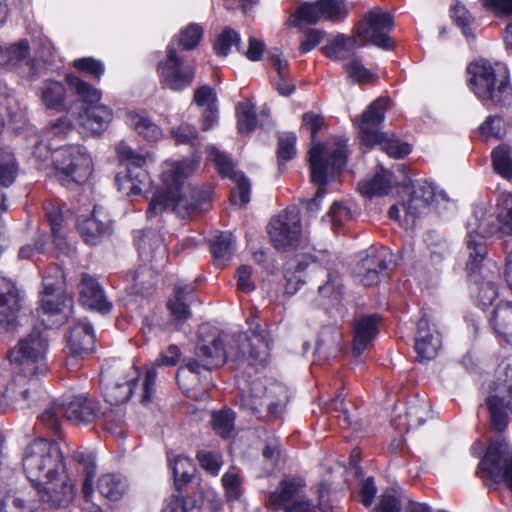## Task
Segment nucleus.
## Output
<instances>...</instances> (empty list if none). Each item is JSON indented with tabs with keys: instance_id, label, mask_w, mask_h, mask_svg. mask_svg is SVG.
<instances>
[{
	"instance_id": "423d86ee",
	"label": "nucleus",
	"mask_w": 512,
	"mask_h": 512,
	"mask_svg": "<svg viewBox=\"0 0 512 512\" xmlns=\"http://www.w3.org/2000/svg\"><path fill=\"white\" fill-rule=\"evenodd\" d=\"M468 72L472 75L471 89L485 105H503L511 99L509 74L503 64L477 62L468 67Z\"/></svg>"
},
{
	"instance_id": "20e7f679",
	"label": "nucleus",
	"mask_w": 512,
	"mask_h": 512,
	"mask_svg": "<svg viewBox=\"0 0 512 512\" xmlns=\"http://www.w3.org/2000/svg\"><path fill=\"white\" fill-rule=\"evenodd\" d=\"M494 217L482 208L474 210L467 221L466 247L469 258L466 270L469 276L480 271L487 255L486 238L498 234H512V194H502L498 202V214Z\"/></svg>"
},
{
	"instance_id": "1a4fd4ad",
	"label": "nucleus",
	"mask_w": 512,
	"mask_h": 512,
	"mask_svg": "<svg viewBox=\"0 0 512 512\" xmlns=\"http://www.w3.org/2000/svg\"><path fill=\"white\" fill-rule=\"evenodd\" d=\"M65 80L70 89L77 94L85 104L77 118L79 125L86 133L92 135L100 134L105 131L113 118V114L111 109L107 106L97 104L101 98L100 91L72 74H67Z\"/></svg>"
},
{
	"instance_id": "2eb2a0df",
	"label": "nucleus",
	"mask_w": 512,
	"mask_h": 512,
	"mask_svg": "<svg viewBox=\"0 0 512 512\" xmlns=\"http://www.w3.org/2000/svg\"><path fill=\"white\" fill-rule=\"evenodd\" d=\"M394 28V20L390 13L379 7L368 11L356 28L359 46L371 43L381 49L390 50L393 47L389 33Z\"/></svg>"
},
{
	"instance_id": "393cba45",
	"label": "nucleus",
	"mask_w": 512,
	"mask_h": 512,
	"mask_svg": "<svg viewBox=\"0 0 512 512\" xmlns=\"http://www.w3.org/2000/svg\"><path fill=\"white\" fill-rule=\"evenodd\" d=\"M380 317L377 314L361 316L354 321L353 353L361 355L378 333Z\"/></svg>"
},
{
	"instance_id": "c85d7f7f",
	"label": "nucleus",
	"mask_w": 512,
	"mask_h": 512,
	"mask_svg": "<svg viewBox=\"0 0 512 512\" xmlns=\"http://www.w3.org/2000/svg\"><path fill=\"white\" fill-rule=\"evenodd\" d=\"M266 417L279 418L285 411L289 401V392L286 386L280 383H272L264 389Z\"/></svg>"
},
{
	"instance_id": "4c0bfd02",
	"label": "nucleus",
	"mask_w": 512,
	"mask_h": 512,
	"mask_svg": "<svg viewBox=\"0 0 512 512\" xmlns=\"http://www.w3.org/2000/svg\"><path fill=\"white\" fill-rule=\"evenodd\" d=\"M264 389L265 387L260 383H253L248 391H242L239 394L236 400L237 404L254 414H262L265 408Z\"/></svg>"
},
{
	"instance_id": "e2e57ef3",
	"label": "nucleus",
	"mask_w": 512,
	"mask_h": 512,
	"mask_svg": "<svg viewBox=\"0 0 512 512\" xmlns=\"http://www.w3.org/2000/svg\"><path fill=\"white\" fill-rule=\"evenodd\" d=\"M452 18L462 29V32L466 37L473 36L470 27L473 22V17L463 5L457 4L453 7Z\"/></svg>"
},
{
	"instance_id": "6e6d98bb",
	"label": "nucleus",
	"mask_w": 512,
	"mask_h": 512,
	"mask_svg": "<svg viewBox=\"0 0 512 512\" xmlns=\"http://www.w3.org/2000/svg\"><path fill=\"white\" fill-rule=\"evenodd\" d=\"M430 413V405L425 400L411 402L407 408L406 416L410 426L423 424Z\"/></svg>"
},
{
	"instance_id": "ddd939ff",
	"label": "nucleus",
	"mask_w": 512,
	"mask_h": 512,
	"mask_svg": "<svg viewBox=\"0 0 512 512\" xmlns=\"http://www.w3.org/2000/svg\"><path fill=\"white\" fill-rule=\"evenodd\" d=\"M52 161L66 182L82 184L92 173V159L86 148L80 145H69L55 150Z\"/></svg>"
},
{
	"instance_id": "0e129e2a",
	"label": "nucleus",
	"mask_w": 512,
	"mask_h": 512,
	"mask_svg": "<svg viewBox=\"0 0 512 512\" xmlns=\"http://www.w3.org/2000/svg\"><path fill=\"white\" fill-rule=\"evenodd\" d=\"M333 227H341L345 222L352 219V212L343 202L335 201L329 211Z\"/></svg>"
},
{
	"instance_id": "a19ab883",
	"label": "nucleus",
	"mask_w": 512,
	"mask_h": 512,
	"mask_svg": "<svg viewBox=\"0 0 512 512\" xmlns=\"http://www.w3.org/2000/svg\"><path fill=\"white\" fill-rule=\"evenodd\" d=\"M3 54L6 56V64H17L26 61L30 65V74L37 75L36 64L30 59V45L27 39H21L18 42L10 45L6 49L3 48Z\"/></svg>"
},
{
	"instance_id": "b1692460",
	"label": "nucleus",
	"mask_w": 512,
	"mask_h": 512,
	"mask_svg": "<svg viewBox=\"0 0 512 512\" xmlns=\"http://www.w3.org/2000/svg\"><path fill=\"white\" fill-rule=\"evenodd\" d=\"M22 298L15 286L8 288L6 292L0 293V329L13 331L17 327L19 312L22 308Z\"/></svg>"
},
{
	"instance_id": "5fc2aeb1",
	"label": "nucleus",
	"mask_w": 512,
	"mask_h": 512,
	"mask_svg": "<svg viewBox=\"0 0 512 512\" xmlns=\"http://www.w3.org/2000/svg\"><path fill=\"white\" fill-rule=\"evenodd\" d=\"M323 20H340L346 17L348 9L345 0H319Z\"/></svg>"
},
{
	"instance_id": "9b49d317",
	"label": "nucleus",
	"mask_w": 512,
	"mask_h": 512,
	"mask_svg": "<svg viewBox=\"0 0 512 512\" xmlns=\"http://www.w3.org/2000/svg\"><path fill=\"white\" fill-rule=\"evenodd\" d=\"M485 403L492 427L503 431L508 425V412H512V363L502 361L498 365Z\"/></svg>"
},
{
	"instance_id": "f03ea898",
	"label": "nucleus",
	"mask_w": 512,
	"mask_h": 512,
	"mask_svg": "<svg viewBox=\"0 0 512 512\" xmlns=\"http://www.w3.org/2000/svg\"><path fill=\"white\" fill-rule=\"evenodd\" d=\"M24 472L50 507L66 506L73 498V486L63 464V455L56 442L36 439L25 449Z\"/></svg>"
},
{
	"instance_id": "ea45409f",
	"label": "nucleus",
	"mask_w": 512,
	"mask_h": 512,
	"mask_svg": "<svg viewBox=\"0 0 512 512\" xmlns=\"http://www.w3.org/2000/svg\"><path fill=\"white\" fill-rule=\"evenodd\" d=\"M73 459L83 466L85 478L82 485V492L86 501H88L93 493V478L96 474L95 456L91 452L75 451L73 453Z\"/></svg>"
},
{
	"instance_id": "a18cd8bd",
	"label": "nucleus",
	"mask_w": 512,
	"mask_h": 512,
	"mask_svg": "<svg viewBox=\"0 0 512 512\" xmlns=\"http://www.w3.org/2000/svg\"><path fill=\"white\" fill-rule=\"evenodd\" d=\"M238 129L241 134L252 132L257 126L256 109L250 101L237 104Z\"/></svg>"
},
{
	"instance_id": "774afa93",
	"label": "nucleus",
	"mask_w": 512,
	"mask_h": 512,
	"mask_svg": "<svg viewBox=\"0 0 512 512\" xmlns=\"http://www.w3.org/2000/svg\"><path fill=\"white\" fill-rule=\"evenodd\" d=\"M222 483L226 490V496L229 500H237L241 496L240 485L241 481L239 476L232 472H226L222 477Z\"/></svg>"
},
{
	"instance_id": "864d4df0",
	"label": "nucleus",
	"mask_w": 512,
	"mask_h": 512,
	"mask_svg": "<svg viewBox=\"0 0 512 512\" xmlns=\"http://www.w3.org/2000/svg\"><path fill=\"white\" fill-rule=\"evenodd\" d=\"M345 71L348 78L355 83L364 84L374 79V75L364 67L358 57L345 64Z\"/></svg>"
},
{
	"instance_id": "f8f14e48",
	"label": "nucleus",
	"mask_w": 512,
	"mask_h": 512,
	"mask_svg": "<svg viewBox=\"0 0 512 512\" xmlns=\"http://www.w3.org/2000/svg\"><path fill=\"white\" fill-rule=\"evenodd\" d=\"M394 267V255L388 248L372 246L356 264L353 275L360 284L370 287L389 277Z\"/></svg>"
},
{
	"instance_id": "cd10ccee",
	"label": "nucleus",
	"mask_w": 512,
	"mask_h": 512,
	"mask_svg": "<svg viewBox=\"0 0 512 512\" xmlns=\"http://www.w3.org/2000/svg\"><path fill=\"white\" fill-rule=\"evenodd\" d=\"M128 374L124 382H114L105 388V396L111 404H121L132 396L140 373L133 365H127Z\"/></svg>"
},
{
	"instance_id": "09e8293b",
	"label": "nucleus",
	"mask_w": 512,
	"mask_h": 512,
	"mask_svg": "<svg viewBox=\"0 0 512 512\" xmlns=\"http://www.w3.org/2000/svg\"><path fill=\"white\" fill-rule=\"evenodd\" d=\"M295 15L297 17V19H295L294 21L295 26H300L301 22H306L308 24H316L317 22L323 20L319 0H317L314 3H306L301 5L297 9Z\"/></svg>"
},
{
	"instance_id": "a211bd4d",
	"label": "nucleus",
	"mask_w": 512,
	"mask_h": 512,
	"mask_svg": "<svg viewBox=\"0 0 512 512\" xmlns=\"http://www.w3.org/2000/svg\"><path fill=\"white\" fill-rule=\"evenodd\" d=\"M479 470L495 483L504 482L512 489V453L505 439L497 438L490 442Z\"/></svg>"
},
{
	"instance_id": "de8ad7c7",
	"label": "nucleus",
	"mask_w": 512,
	"mask_h": 512,
	"mask_svg": "<svg viewBox=\"0 0 512 512\" xmlns=\"http://www.w3.org/2000/svg\"><path fill=\"white\" fill-rule=\"evenodd\" d=\"M296 135L292 132L282 133L278 137L277 159L279 169L283 163L294 158L296 155Z\"/></svg>"
},
{
	"instance_id": "c03bdc74",
	"label": "nucleus",
	"mask_w": 512,
	"mask_h": 512,
	"mask_svg": "<svg viewBox=\"0 0 512 512\" xmlns=\"http://www.w3.org/2000/svg\"><path fill=\"white\" fill-rule=\"evenodd\" d=\"M49 298L51 300V304L49 307H45L44 292H42L41 309L43 310V313L49 315L63 314L64 317H67L68 312L72 307V298L67 296L65 291L50 292Z\"/></svg>"
},
{
	"instance_id": "79ce46f5",
	"label": "nucleus",
	"mask_w": 512,
	"mask_h": 512,
	"mask_svg": "<svg viewBox=\"0 0 512 512\" xmlns=\"http://www.w3.org/2000/svg\"><path fill=\"white\" fill-rule=\"evenodd\" d=\"M65 278L63 270L58 265H51L43 276L44 305L49 307L51 300L50 292L64 291Z\"/></svg>"
},
{
	"instance_id": "3c124183",
	"label": "nucleus",
	"mask_w": 512,
	"mask_h": 512,
	"mask_svg": "<svg viewBox=\"0 0 512 512\" xmlns=\"http://www.w3.org/2000/svg\"><path fill=\"white\" fill-rule=\"evenodd\" d=\"M212 418V425L215 432L223 438L229 437L234 426V412L231 410L214 412Z\"/></svg>"
},
{
	"instance_id": "6ab92c4d",
	"label": "nucleus",
	"mask_w": 512,
	"mask_h": 512,
	"mask_svg": "<svg viewBox=\"0 0 512 512\" xmlns=\"http://www.w3.org/2000/svg\"><path fill=\"white\" fill-rule=\"evenodd\" d=\"M166 53V59L158 64L163 87L173 91H181L189 87L195 77V67L179 56L174 42L168 45Z\"/></svg>"
},
{
	"instance_id": "58836bf2",
	"label": "nucleus",
	"mask_w": 512,
	"mask_h": 512,
	"mask_svg": "<svg viewBox=\"0 0 512 512\" xmlns=\"http://www.w3.org/2000/svg\"><path fill=\"white\" fill-rule=\"evenodd\" d=\"M495 332L512 344V303L498 305L492 317Z\"/></svg>"
},
{
	"instance_id": "412c9836",
	"label": "nucleus",
	"mask_w": 512,
	"mask_h": 512,
	"mask_svg": "<svg viewBox=\"0 0 512 512\" xmlns=\"http://www.w3.org/2000/svg\"><path fill=\"white\" fill-rule=\"evenodd\" d=\"M140 257L151 263L156 271L165 267L168 256L166 245L162 235L156 231L148 230L144 232L138 242Z\"/></svg>"
},
{
	"instance_id": "dca6fc26",
	"label": "nucleus",
	"mask_w": 512,
	"mask_h": 512,
	"mask_svg": "<svg viewBox=\"0 0 512 512\" xmlns=\"http://www.w3.org/2000/svg\"><path fill=\"white\" fill-rule=\"evenodd\" d=\"M267 229L272 245L279 251L295 249L302 242L301 219L295 207L273 217Z\"/></svg>"
},
{
	"instance_id": "338daca9",
	"label": "nucleus",
	"mask_w": 512,
	"mask_h": 512,
	"mask_svg": "<svg viewBox=\"0 0 512 512\" xmlns=\"http://www.w3.org/2000/svg\"><path fill=\"white\" fill-rule=\"evenodd\" d=\"M46 218L51 226V231L55 237H60L61 224L63 216L60 208L53 202H48L44 206Z\"/></svg>"
},
{
	"instance_id": "72a5a7b5",
	"label": "nucleus",
	"mask_w": 512,
	"mask_h": 512,
	"mask_svg": "<svg viewBox=\"0 0 512 512\" xmlns=\"http://www.w3.org/2000/svg\"><path fill=\"white\" fill-rule=\"evenodd\" d=\"M191 290L186 287H177L173 299L167 304L171 322L177 329L191 317V311L186 303V297Z\"/></svg>"
},
{
	"instance_id": "680f3d73",
	"label": "nucleus",
	"mask_w": 512,
	"mask_h": 512,
	"mask_svg": "<svg viewBox=\"0 0 512 512\" xmlns=\"http://www.w3.org/2000/svg\"><path fill=\"white\" fill-rule=\"evenodd\" d=\"M404 497L408 496H396L393 494L383 495L375 510L376 512H400L401 508L405 510L406 500H404Z\"/></svg>"
},
{
	"instance_id": "052dcab7",
	"label": "nucleus",
	"mask_w": 512,
	"mask_h": 512,
	"mask_svg": "<svg viewBox=\"0 0 512 512\" xmlns=\"http://www.w3.org/2000/svg\"><path fill=\"white\" fill-rule=\"evenodd\" d=\"M342 285L340 278L335 273H329L325 284L318 287V292L322 297L337 300L341 295Z\"/></svg>"
},
{
	"instance_id": "e433bc0d",
	"label": "nucleus",
	"mask_w": 512,
	"mask_h": 512,
	"mask_svg": "<svg viewBox=\"0 0 512 512\" xmlns=\"http://www.w3.org/2000/svg\"><path fill=\"white\" fill-rule=\"evenodd\" d=\"M216 265H224L235 251V238L230 232H221L210 241Z\"/></svg>"
},
{
	"instance_id": "6e6552de",
	"label": "nucleus",
	"mask_w": 512,
	"mask_h": 512,
	"mask_svg": "<svg viewBox=\"0 0 512 512\" xmlns=\"http://www.w3.org/2000/svg\"><path fill=\"white\" fill-rule=\"evenodd\" d=\"M47 351L48 340L40 330L34 329L18 341L9 352V360L15 365L19 382L21 378L32 380L47 373Z\"/></svg>"
},
{
	"instance_id": "c756f323",
	"label": "nucleus",
	"mask_w": 512,
	"mask_h": 512,
	"mask_svg": "<svg viewBox=\"0 0 512 512\" xmlns=\"http://www.w3.org/2000/svg\"><path fill=\"white\" fill-rule=\"evenodd\" d=\"M66 87L64 83L56 80H45L39 88L42 104L49 110L61 112L66 109Z\"/></svg>"
},
{
	"instance_id": "39448f33",
	"label": "nucleus",
	"mask_w": 512,
	"mask_h": 512,
	"mask_svg": "<svg viewBox=\"0 0 512 512\" xmlns=\"http://www.w3.org/2000/svg\"><path fill=\"white\" fill-rule=\"evenodd\" d=\"M347 140L336 139L333 142L314 145L309 153L308 160L311 171V180L318 186L314 198L306 202V210L316 214L320 209V202L325 194V186L334 181L342 172L347 161Z\"/></svg>"
},
{
	"instance_id": "9d476101",
	"label": "nucleus",
	"mask_w": 512,
	"mask_h": 512,
	"mask_svg": "<svg viewBox=\"0 0 512 512\" xmlns=\"http://www.w3.org/2000/svg\"><path fill=\"white\" fill-rule=\"evenodd\" d=\"M99 414L96 401L83 395L67 401H55L39 416L40 422L55 433L60 431L62 418L73 423H91Z\"/></svg>"
},
{
	"instance_id": "bf43d9fd",
	"label": "nucleus",
	"mask_w": 512,
	"mask_h": 512,
	"mask_svg": "<svg viewBox=\"0 0 512 512\" xmlns=\"http://www.w3.org/2000/svg\"><path fill=\"white\" fill-rule=\"evenodd\" d=\"M197 459L204 470L209 472L211 475L218 474L222 465V458L220 454L208 450H201L197 453Z\"/></svg>"
},
{
	"instance_id": "f257e3e1",
	"label": "nucleus",
	"mask_w": 512,
	"mask_h": 512,
	"mask_svg": "<svg viewBox=\"0 0 512 512\" xmlns=\"http://www.w3.org/2000/svg\"><path fill=\"white\" fill-rule=\"evenodd\" d=\"M251 337L239 334L234 343L237 348L230 347L225 350L221 336L216 331H211L208 326L202 325L198 332V341L195 346L194 358L185 361L177 371V378L185 372L200 374L201 369L212 370L222 365L229 357L235 360L247 359L251 365L256 362L266 361L270 343L269 336L256 318L248 321Z\"/></svg>"
},
{
	"instance_id": "f3484780",
	"label": "nucleus",
	"mask_w": 512,
	"mask_h": 512,
	"mask_svg": "<svg viewBox=\"0 0 512 512\" xmlns=\"http://www.w3.org/2000/svg\"><path fill=\"white\" fill-rule=\"evenodd\" d=\"M305 483L297 477H284L274 492L268 496L267 503L274 510L284 512H309L314 509L310 499L302 495Z\"/></svg>"
},
{
	"instance_id": "7c9ffc66",
	"label": "nucleus",
	"mask_w": 512,
	"mask_h": 512,
	"mask_svg": "<svg viewBox=\"0 0 512 512\" xmlns=\"http://www.w3.org/2000/svg\"><path fill=\"white\" fill-rule=\"evenodd\" d=\"M392 177V173L381 166L372 178L359 182L358 189L368 198L387 195L392 188Z\"/></svg>"
},
{
	"instance_id": "2f4dec72",
	"label": "nucleus",
	"mask_w": 512,
	"mask_h": 512,
	"mask_svg": "<svg viewBox=\"0 0 512 512\" xmlns=\"http://www.w3.org/2000/svg\"><path fill=\"white\" fill-rule=\"evenodd\" d=\"M128 125L148 141L162 138V129L145 112L129 111L126 114Z\"/></svg>"
},
{
	"instance_id": "473e14b6",
	"label": "nucleus",
	"mask_w": 512,
	"mask_h": 512,
	"mask_svg": "<svg viewBox=\"0 0 512 512\" xmlns=\"http://www.w3.org/2000/svg\"><path fill=\"white\" fill-rule=\"evenodd\" d=\"M341 351V333L334 327L322 329L316 344V354L325 360L335 358Z\"/></svg>"
},
{
	"instance_id": "4468645a",
	"label": "nucleus",
	"mask_w": 512,
	"mask_h": 512,
	"mask_svg": "<svg viewBox=\"0 0 512 512\" xmlns=\"http://www.w3.org/2000/svg\"><path fill=\"white\" fill-rule=\"evenodd\" d=\"M116 152L120 161L126 166L125 174H119L116 177L119 190L126 194L139 195L143 187L149 184V176L144 169L147 157L133 150L125 142L116 145Z\"/></svg>"
},
{
	"instance_id": "c9c22d12",
	"label": "nucleus",
	"mask_w": 512,
	"mask_h": 512,
	"mask_svg": "<svg viewBox=\"0 0 512 512\" xmlns=\"http://www.w3.org/2000/svg\"><path fill=\"white\" fill-rule=\"evenodd\" d=\"M127 489V480L121 475L105 474L98 480V490L100 494L112 501L121 499Z\"/></svg>"
},
{
	"instance_id": "603ef678",
	"label": "nucleus",
	"mask_w": 512,
	"mask_h": 512,
	"mask_svg": "<svg viewBox=\"0 0 512 512\" xmlns=\"http://www.w3.org/2000/svg\"><path fill=\"white\" fill-rule=\"evenodd\" d=\"M239 45V34L232 28L227 27L218 36L214 44V50L218 55L227 56L232 46H236L237 50H240Z\"/></svg>"
},
{
	"instance_id": "0eeeda50",
	"label": "nucleus",
	"mask_w": 512,
	"mask_h": 512,
	"mask_svg": "<svg viewBox=\"0 0 512 512\" xmlns=\"http://www.w3.org/2000/svg\"><path fill=\"white\" fill-rule=\"evenodd\" d=\"M389 99L380 97L374 100L363 112L358 125L359 135L363 144L368 147L379 145L381 150L393 158H402L411 151L410 145L398 139H390L381 132Z\"/></svg>"
},
{
	"instance_id": "bb28decb",
	"label": "nucleus",
	"mask_w": 512,
	"mask_h": 512,
	"mask_svg": "<svg viewBox=\"0 0 512 512\" xmlns=\"http://www.w3.org/2000/svg\"><path fill=\"white\" fill-rule=\"evenodd\" d=\"M77 227L83 240L90 245L98 244L111 234L110 220L100 219L95 210L89 217L80 216L77 220Z\"/></svg>"
},
{
	"instance_id": "37998d69",
	"label": "nucleus",
	"mask_w": 512,
	"mask_h": 512,
	"mask_svg": "<svg viewBox=\"0 0 512 512\" xmlns=\"http://www.w3.org/2000/svg\"><path fill=\"white\" fill-rule=\"evenodd\" d=\"M494 170L503 178H512V148L507 144H501L492 152Z\"/></svg>"
},
{
	"instance_id": "7ed1b4c3",
	"label": "nucleus",
	"mask_w": 512,
	"mask_h": 512,
	"mask_svg": "<svg viewBox=\"0 0 512 512\" xmlns=\"http://www.w3.org/2000/svg\"><path fill=\"white\" fill-rule=\"evenodd\" d=\"M195 168L196 163L190 160L166 161L163 164L161 175L164 187L153 195L147 209L149 217L171 210L185 218L201 209L202 203L195 199V190L185 184Z\"/></svg>"
},
{
	"instance_id": "69168bd1",
	"label": "nucleus",
	"mask_w": 512,
	"mask_h": 512,
	"mask_svg": "<svg viewBox=\"0 0 512 512\" xmlns=\"http://www.w3.org/2000/svg\"><path fill=\"white\" fill-rule=\"evenodd\" d=\"M481 133L487 137L502 138L505 135V124L499 116H489L480 127Z\"/></svg>"
},
{
	"instance_id": "49530a36",
	"label": "nucleus",
	"mask_w": 512,
	"mask_h": 512,
	"mask_svg": "<svg viewBox=\"0 0 512 512\" xmlns=\"http://www.w3.org/2000/svg\"><path fill=\"white\" fill-rule=\"evenodd\" d=\"M203 36V29L198 24H189L185 29L181 30L179 36L174 38L171 43H175L178 49L181 47L183 50L194 49Z\"/></svg>"
},
{
	"instance_id": "aec40b11",
	"label": "nucleus",
	"mask_w": 512,
	"mask_h": 512,
	"mask_svg": "<svg viewBox=\"0 0 512 512\" xmlns=\"http://www.w3.org/2000/svg\"><path fill=\"white\" fill-rule=\"evenodd\" d=\"M208 157L214 163L222 177L231 179L236 188L233 190L230 200L233 205L244 206L250 201L251 183L242 173L235 171L232 159L214 146L207 147Z\"/></svg>"
},
{
	"instance_id": "13d9d810",
	"label": "nucleus",
	"mask_w": 512,
	"mask_h": 512,
	"mask_svg": "<svg viewBox=\"0 0 512 512\" xmlns=\"http://www.w3.org/2000/svg\"><path fill=\"white\" fill-rule=\"evenodd\" d=\"M17 167L15 158L11 154H5L0 159V184L8 187L16 177Z\"/></svg>"
},
{
	"instance_id": "8fccbe9b",
	"label": "nucleus",
	"mask_w": 512,
	"mask_h": 512,
	"mask_svg": "<svg viewBox=\"0 0 512 512\" xmlns=\"http://www.w3.org/2000/svg\"><path fill=\"white\" fill-rule=\"evenodd\" d=\"M427 247L431 251V259L435 263L441 262L449 254L447 242L436 232H428L425 237Z\"/></svg>"
},
{
	"instance_id": "5701e85b",
	"label": "nucleus",
	"mask_w": 512,
	"mask_h": 512,
	"mask_svg": "<svg viewBox=\"0 0 512 512\" xmlns=\"http://www.w3.org/2000/svg\"><path fill=\"white\" fill-rule=\"evenodd\" d=\"M441 342L438 332L431 329L429 320L423 316L417 323L415 351L419 360H431L436 357Z\"/></svg>"
},
{
	"instance_id": "4be33fe9",
	"label": "nucleus",
	"mask_w": 512,
	"mask_h": 512,
	"mask_svg": "<svg viewBox=\"0 0 512 512\" xmlns=\"http://www.w3.org/2000/svg\"><path fill=\"white\" fill-rule=\"evenodd\" d=\"M79 294L81 304L90 310L106 314L112 309V303L108 301L103 288L95 278L88 274L82 275Z\"/></svg>"
},
{
	"instance_id": "a878e982",
	"label": "nucleus",
	"mask_w": 512,
	"mask_h": 512,
	"mask_svg": "<svg viewBox=\"0 0 512 512\" xmlns=\"http://www.w3.org/2000/svg\"><path fill=\"white\" fill-rule=\"evenodd\" d=\"M67 342L73 355L78 356L92 352L95 344L92 326L85 320H78L70 328Z\"/></svg>"
},
{
	"instance_id": "f704fd0d",
	"label": "nucleus",
	"mask_w": 512,
	"mask_h": 512,
	"mask_svg": "<svg viewBox=\"0 0 512 512\" xmlns=\"http://www.w3.org/2000/svg\"><path fill=\"white\" fill-rule=\"evenodd\" d=\"M357 39L355 37L340 34L336 36L330 44L322 47V53L332 60L348 59L356 48Z\"/></svg>"
},
{
	"instance_id": "4d7b16f0",
	"label": "nucleus",
	"mask_w": 512,
	"mask_h": 512,
	"mask_svg": "<svg viewBox=\"0 0 512 512\" xmlns=\"http://www.w3.org/2000/svg\"><path fill=\"white\" fill-rule=\"evenodd\" d=\"M170 134L177 143L191 146L199 144L196 128L188 123H182L177 127L171 128Z\"/></svg>"
}]
</instances>
